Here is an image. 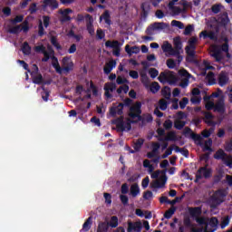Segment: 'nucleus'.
Here are the masks:
<instances>
[{
  "instance_id": "obj_1",
  "label": "nucleus",
  "mask_w": 232,
  "mask_h": 232,
  "mask_svg": "<svg viewBox=\"0 0 232 232\" xmlns=\"http://www.w3.org/2000/svg\"><path fill=\"white\" fill-rule=\"evenodd\" d=\"M124 104L119 103L117 106H112L110 109V114L112 117H117L120 115L121 117L112 121V124H115L117 128V131H130L131 130V124H137V121H133L130 118L127 121H124Z\"/></svg>"
},
{
  "instance_id": "obj_2",
  "label": "nucleus",
  "mask_w": 232,
  "mask_h": 232,
  "mask_svg": "<svg viewBox=\"0 0 232 232\" xmlns=\"http://www.w3.org/2000/svg\"><path fill=\"white\" fill-rule=\"evenodd\" d=\"M210 28L212 31L204 30L199 33V37H203V39H210V41H218V34L220 32V27L217 24H210Z\"/></svg>"
},
{
  "instance_id": "obj_3",
  "label": "nucleus",
  "mask_w": 232,
  "mask_h": 232,
  "mask_svg": "<svg viewBox=\"0 0 232 232\" xmlns=\"http://www.w3.org/2000/svg\"><path fill=\"white\" fill-rule=\"evenodd\" d=\"M160 82H169L170 85L177 84V76L174 72L164 71L160 73L158 77Z\"/></svg>"
},
{
  "instance_id": "obj_4",
  "label": "nucleus",
  "mask_w": 232,
  "mask_h": 232,
  "mask_svg": "<svg viewBox=\"0 0 232 232\" xmlns=\"http://www.w3.org/2000/svg\"><path fill=\"white\" fill-rule=\"evenodd\" d=\"M214 159H216V160H222V162H224V164L227 165V168H232V156L227 155V153H226L224 150L219 149L214 154Z\"/></svg>"
},
{
  "instance_id": "obj_5",
  "label": "nucleus",
  "mask_w": 232,
  "mask_h": 232,
  "mask_svg": "<svg viewBox=\"0 0 232 232\" xmlns=\"http://www.w3.org/2000/svg\"><path fill=\"white\" fill-rule=\"evenodd\" d=\"M227 197V192L224 188H219L214 192V194L211 196V201L213 204H216V206H220L222 202H224V198Z\"/></svg>"
},
{
  "instance_id": "obj_6",
  "label": "nucleus",
  "mask_w": 232,
  "mask_h": 232,
  "mask_svg": "<svg viewBox=\"0 0 232 232\" xmlns=\"http://www.w3.org/2000/svg\"><path fill=\"white\" fill-rule=\"evenodd\" d=\"M202 177H204V179H210L211 169H208L207 167H200L196 173L195 182H198V180H202Z\"/></svg>"
},
{
  "instance_id": "obj_7",
  "label": "nucleus",
  "mask_w": 232,
  "mask_h": 232,
  "mask_svg": "<svg viewBox=\"0 0 232 232\" xmlns=\"http://www.w3.org/2000/svg\"><path fill=\"white\" fill-rule=\"evenodd\" d=\"M140 232L142 231V223L140 221L128 222L127 232Z\"/></svg>"
},
{
  "instance_id": "obj_8",
  "label": "nucleus",
  "mask_w": 232,
  "mask_h": 232,
  "mask_svg": "<svg viewBox=\"0 0 232 232\" xmlns=\"http://www.w3.org/2000/svg\"><path fill=\"white\" fill-rule=\"evenodd\" d=\"M85 20L88 34H90V35H93L95 34V29L93 28V16L87 14L85 15Z\"/></svg>"
},
{
  "instance_id": "obj_9",
  "label": "nucleus",
  "mask_w": 232,
  "mask_h": 232,
  "mask_svg": "<svg viewBox=\"0 0 232 232\" xmlns=\"http://www.w3.org/2000/svg\"><path fill=\"white\" fill-rule=\"evenodd\" d=\"M164 175L160 176V181H155L152 185L151 188H164L166 186V182H168V176H166V169L163 170Z\"/></svg>"
},
{
  "instance_id": "obj_10",
  "label": "nucleus",
  "mask_w": 232,
  "mask_h": 232,
  "mask_svg": "<svg viewBox=\"0 0 232 232\" xmlns=\"http://www.w3.org/2000/svg\"><path fill=\"white\" fill-rule=\"evenodd\" d=\"M62 65L63 66L64 72H72L73 70V62L68 56L63 58Z\"/></svg>"
},
{
  "instance_id": "obj_11",
  "label": "nucleus",
  "mask_w": 232,
  "mask_h": 232,
  "mask_svg": "<svg viewBox=\"0 0 232 232\" xmlns=\"http://www.w3.org/2000/svg\"><path fill=\"white\" fill-rule=\"evenodd\" d=\"M214 111L217 113H226V103L223 99L218 100L214 105Z\"/></svg>"
},
{
  "instance_id": "obj_12",
  "label": "nucleus",
  "mask_w": 232,
  "mask_h": 232,
  "mask_svg": "<svg viewBox=\"0 0 232 232\" xmlns=\"http://www.w3.org/2000/svg\"><path fill=\"white\" fill-rule=\"evenodd\" d=\"M129 113H133V115H142V103L137 102L134 105L130 106Z\"/></svg>"
},
{
  "instance_id": "obj_13",
  "label": "nucleus",
  "mask_w": 232,
  "mask_h": 232,
  "mask_svg": "<svg viewBox=\"0 0 232 232\" xmlns=\"http://www.w3.org/2000/svg\"><path fill=\"white\" fill-rule=\"evenodd\" d=\"M218 24H220V26H226L227 24H229V15L227 12L218 15L217 20Z\"/></svg>"
},
{
  "instance_id": "obj_14",
  "label": "nucleus",
  "mask_w": 232,
  "mask_h": 232,
  "mask_svg": "<svg viewBox=\"0 0 232 232\" xmlns=\"http://www.w3.org/2000/svg\"><path fill=\"white\" fill-rule=\"evenodd\" d=\"M218 81L219 86L221 87L226 86V84L229 82V76L227 75V72H221L218 75Z\"/></svg>"
},
{
  "instance_id": "obj_15",
  "label": "nucleus",
  "mask_w": 232,
  "mask_h": 232,
  "mask_svg": "<svg viewBox=\"0 0 232 232\" xmlns=\"http://www.w3.org/2000/svg\"><path fill=\"white\" fill-rule=\"evenodd\" d=\"M116 66H117V62L115 60H111L107 63H105V66L103 67V72L105 75H110L113 68H115Z\"/></svg>"
},
{
  "instance_id": "obj_16",
  "label": "nucleus",
  "mask_w": 232,
  "mask_h": 232,
  "mask_svg": "<svg viewBox=\"0 0 232 232\" xmlns=\"http://www.w3.org/2000/svg\"><path fill=\"white\" fill-rule=\"evenodd\" d=\"M51 8V10H57L59 8V2L57 0H44V8Z\"/></svg>"
},
{
  "instance_id": "obj_17",
  "label": "nucleus",
  "mask_w": 232,
  "mask_h": 232,
  "mask_svg": "<svg viewBox=\"0 0 232 232\" xmlns=\"http://www.w3.org/2000/svg\"><path fill=\"white\" fill-rule=\"evenodd\" d=\"M188 214L192 218L202 215V207L188 208Z\"/></svg>"
},
{
  "instance_id": "obj_18",
  "label": "nucleus",
  "mask_w": 232,
  "mask_h": 232,
  "mask_svg": "<svg viewBox=\"0 0 232 232\" xmlns=\"http://www.w3.org/2000/svg\"><path fill=\"white\" fill-rule=\"evenodd\" d=\"M212 57H214V59H216L217 63H220V61H222V59H223L222 51L220 49H218V47H215L212 50Z\"/></svg>"
},
{
  "instance_id": "obj_19",
  "label": "nucleus",
  "mask_w": 232,
  "mask_h": 232,
  "mask_svg": "<svg viewBox=\"0 0 232 232\" xmlns=\"http://www.w3.org/2000/svg\"><path fill=\"white\" fill-rule=\"evenodd\" d=\"M125 52L128 55L131 56L133 53H139L140 52V48H139V46L130 47V44H127L125 46Z\"/></svg>"
},
{
  "instance_id": "obj_20",
  "label": "nucleus",
  "mask_w": 232,
  "mask_h": 232,
  "mask_svg": "<svg viewBox=\"0 0 232 232\" xmlns=\"http://www.w3.org/2000/svg\"><path fill=\"white\" fill-rule=\"evenodd\" d=\"M130 195L133 198L138 195H140V188H139V184L134 183L130 186Z\"/></svg>"
},
{
  "instance_id": "obj_21",
  "label": "nucleus",
  "mask_w": 232,
  "mask_h": 232,
  "mask_svg": "<svg viewBox=\"0 0 232 232\" xmlns=\"http://www.w3.org/2000/svg\"><path fill=\"white\" fill-rule=\"evenodd\" d=\"M52 61H53V68H54V70L57 72V73H62L63 69L61 68V65L59 64V60L57 59V57H55L54 55H53L51 57Z\"/></svg>"
},
{
  "instance_id": "obj_22",
  "label": "nucleus",
  "mask_w": 232,
  "mask_h": 232,
  "mask_svg": "<svg viewBox=\"0 0 232 232\" xmlns=\"http://www.w3.org/2000/svg\"><path fill=\"white\" fill-rule=\"evenodd\" d=\"M104 20L105 24L111 26V18L110 16V11L105 10L102 16H100V21Z\"/></svg>"
},
{
  "instance_id": "obj_23",
  "label": "nucleus",
  "mask_w": 232,
  "mask_h": 232,
  "mask_svg": "<svg viewBox=\"0 0 232 232\" xmlns=\"http://www.w3.org/2000/svg\"><path fill=\"white\" fill-rule=\"evenodd\" d=\"M174 151H176V153H181V155H183V157H186V159L189 157V150H188V149L180 148L174 145Z\"/></svg>"
},
{
  "instance_id": "obj_24",
  "label": "nucleus",
  "mask_w": 232,
  "mask_h": 232,
  "mask_svg": "<svg viewBox=\"0 0 232 232\" xmlns=\"http://www.w3.org/2000/svg\"><path fill=\"white\" fill-rule=\"evenodd\" d=\"M161 95L167 99V101H169L171 99V88L165 86L161 90Z\"/></svg>"
},
{
  "instance_id": "obj_25",
  "label": "nucleus",
  "mask_w": 232,
  "mask_h": 232,
  "mask_svg": "<svg viewBox=\"0 0 232 232\" xmlns=\"http://www.w3.org/2000/svg\"><path fill=\"white\" fill-rule=\"evenodd\" d=\"M105 46H106V48H113L115 50L117 48H121V43H119V41H117V40H114L112 42L108 40L105 43Z\"/></svg>"
},
{
  "instance_id": "obj_26",
  "label": "nucleus",
  "mask_w": 232,
  "mask_h": 232,
  "mask_svg": "<svg viewBox=\"0 0 232 232\" xmlns=\"http://www.w3.org/2000/svg\"><path fill=\"white\" fill-rule=\"evenodd\" d=\"M22 52L24 55H30L32 53V47L28 44V42H24L22 45Z\"/></svg>"
},
{
  "instance_id": "obj_27",
  "label": "nucleus",
  "mask_w": 232,
  "mask_h": 232,
  "mask_svg": "<svg viewBox=\"0 0 232 232\" xmlns=\"http://www.w3.org/2000/svg\"><path fill=\"white\" fill-rule=\"evenodd\" d=\"M92 228V217H89L86 221L83 223L82 225V229L80 230V232H82V231H90V229Z\"/></svg>"
},
{
  "instance_id": "obj_28",
  "label": "nucleus",
  "mask_w": 232,
  "mask_h": 232,
  "mask_svg": "<svg viewBox=\"0 0 232 232\" xmlns=\"http://www.w3.org/2000/svg\"><path fill=\"white\" fill-rule=\"evenodd\" d=\"M109 227L115 228L119 226V218L117 216H112L110 222H107Z\"/></svg>"
},
{
  "instance_id": "obj_29",
  "label": "nucleus",
  "mask_w": 232,
  "mask_h": 232,
  "mask_svg": "<svg viewBox=\"0 0 232 232\" xmlns=\"http://www.w3.org/2000/svg\"><path fill=\"white\" fill-rule=\"evenodd\" d=\"M110 229L108 222H100L98 225L97 232H107Z\"/></svg>"
},
{
  "instance_id": "obj_30",
  "label": "nucleus",
  "mask_w": 232,
  "mask_h": 232,
  "mask_svg": "<svg viewBox=\"0 0 232 232\" xmlns=\"http://www.w3.org/2000/svg\"><path fill=\"white\" fill-rule=\"evenodd\" d=\"M164 140L172 141V142L177 141V133H175V131L168 132L167 136L164 139Z\"/></svg>"
},
{
  "instance_id": "obj_31",
  "label": "nucleus",
  "mask_w": 232,
  "mask_h": 232,
  "mask_svg": "<svg viewBox=\"0 0 232 232\" xmlns=\"http://www.w3.org/2000/svg\"><path fill=\"white\" fill-rule=\"evenodd\" d=\"M152 26H154V30H164V28H168V24L164 22H155L152 24Z\"/></svg>"
},
{
  "instance_id": "obj_32",
  "label": "nucleus",
  "mask_w": 232,
  "mask_h": 232,
  "mask_svg": "<svg viewBox=\"0 0 232 232\" xmlns=\"http://www.w3.org/2000/svg\"><path fill=\"white\" fill-rule=\"evenodd\" d=\"M34 84H44V79L43 78V74L39 73L36 76H33Z\"/></svg>"
},
{
  "instance_id": "obj_33",
  "label": "nucleus",
  "mask_w": 232,
  "mask_h": 232,
  "mask_svg": "<svg viewBox=\"0 0 232 232\" xmlns=\"http://www.w3.org/2000/svg\"><path fill=\"white\" fill-rule=\"evenodd\" d=\"M144 144V139H138L133 145L135 151H140L142 145Z\"/></svg>"
},
{
  "instance_id": "obj_34",
  "label": "nucleus",
  "mask_w": 232,
  "mask_h": 232,
  "mask_svg": "<svg viewBox=\"0 0 232 232\" xmlns=\"http://www.w3.org/2000/svg\"><path fill=\"white\" fill-rule=\"evenodd\" d=\"M175 211H177V208L172 206L169 210H167L165 212L164 218L167 219L171 218V217H173V215H175Z\"/></svg>"
},
{
  "instance_id": "obj_35",
  "label": "nucleus",
  "mask_w": 232,
  "mask_h": 232,
  "mask_svg": "<svg viewBox=\"0 0 232 232\" xmlns=\"http://www.w3.org/2000/svg\"><path fill=\"white\" fill-rule=\"evenodd\" d=\"M184 126H186V121H181V120H176L174 121V128L176 130H183Z\"/></svg>"
},
{
  "instance_id": "obj_36",
  "label": "nucleus",
  "mask_w": 232,
  "mask_h": 232,
  "mask_svg": "<svg viewBox=\"0 0 232 232\" xmlns=\"http://www.w3.org/2000/svg\"><path fill=\"white\" fill-rule=\"evenodd\" d=\"M21 32H22L21 25H16V26L11 27L8 30V33L13 34L14 35H17V34H21Z\"/></svg>"
},
{
  "instance_id": "obj_37",
  "label": "nucleus",
  "mask_w": 232,
  "mask_h": 232,
  "mask_svg": "<svg viewBox=\"0 0 232 232\" xmlns=\"http://www.w3.org/2000/svg\"><path fill=\"white\" fill-rule=\"evenodd\" d=\"M195 50H197V48H191L189 45H188L185 48V52H186L187 55H188V57H192V58L195 57V53H196Z\"/></svg>"
},
{
  "instance_id": "obj_38",
  "label": "nucleus",
  "mask_w": 232,
  "mask_h": 232,
  "mask_svg": "<svg viewBox=\"0 0 232 232\" xmlns=\"http://www.w3.org/2000/svg\"><path fill=\"white\" fill-rule=\"evenodd\" d=\"M51 44H53V46H54V48H56V50H63V46H61L59 42H57V37L52 36L51 37Z\"/></svg>"
},
{
  "instance_id": "obj_39",
  "label": "nucleus",
  "mask_w": 232,
  "mask_h": 232,
  "mask_svg": "<svg viewBox=\"0 0 232 232\" xmlns=\"http://www.w3.org/2000/svg\"><path fill=\"white\" fill-rule=\"evenodd\" d=\"M96 37L100 41H102V39H104V37H106V34L104 33V31L102 29L98 28L96 31Z\"/></svg>"
},
{
  "instance_id": "obj_40",
  "label": "nucleus",
  "mask_w": 232,
  "mask_h": 232,
  "mask_svg": "<svg viewBox=\"0 0 232 232\" xmlns=\"http://www.w3.org/2000/svg\"><path fill=\"white\" fill-rule=\"evenodd\" d=\"M161 48L165 53H169V52L171 51V48H173V46H171V44H169L168 42H166L162 44Z\"/></svg>"
},
{
  "instance_id": "obj_41",
  "label": "nucleus",
  "mask_w": 232,
  "mask_h": 232,
  "mask_svg": "<svg viewBox=\"0 0 232 232\" xmlns=\"http://www.w3.org/2000/svg\"><path fill=\"white\" fill-rule=\"evenodd\" d=\"M171 26H176V28H179V30H184V24L180 21L172 20Z\"/></svg>"
},
{
  "instance_id": "obj_42",
  "label": "nucleus",
  "mask_w": 232,
  "mask_h": 232,
  "mask_svg": "<svg viewBox=\"0 0 232 232\" xmlns=\"http://www.w3.org/2000/svg\"><path fill=\"white\" fill-rule=\"evenodd\" d=\"M159 104H160V109L162 111H166V110H168V102L164 99H161L159 101Z\"/></svg>"
},
{
  "instance_id": "obj_43",
  "label": "nucleus",
  "mask_w": 232,
  "mask_h": 232,
  "mask_svg": "<svg viewBox=\"0 0 232 232\" xmlns=\"http://www.w3.org/2000/svg\"><path fill=\"white\" fill-rule=\"evenodd\" d=\"M159 90H160V85L159 84V82H152V84L150 85V92L152 93H157Z\"/></svg>"
},
{
  "instance_id": "obj_44",
  "label": "nucleus",
  "mask_w": 232,
  "mask_h": 232,
  "mask_svg": "<svg viewBox=\"0 0 232 232\" xmlns=\"http://www.w3.org/2000/svg\"><path fill=\"white\" fill-rule=\"evenodd\" d=\"M179 75L180 77H185V79H190L191 78V74L186 69L179 70Z\"/></svg>"
},
{
  "instance_id": "obj_45",
  "label": "nucleus",
  "mask_w": 232,
  "mask_h": 232,
  "mask_svg": "<svg viewBox=\"0 0 232 232\" xmlns=\"http://www.w3.org/2000/svg\"><path fill=\"white\" fill-rule=\"evenodd\" d=\"M141 10L143 12L144 17L148 16V11L150 10V4L148 3H142L141 4Z\"/></svg>"
},
{
  "instance_id": "obj_46",
  "label": "nucleus",
  "mask_w": 232,
  "mask_h": 232,
  "mask_svg": "<svg viewBox=\"0 0 232 232\" xmlns=\"http://www.w3.org/2000/svg\"><path fill=\"white\" fill-rule=\"evenodd\" d=\"M229 222H230L229 216H227L226 218H224L220 225L221 229H225L226 227H227V226H229Z\"/></svg>"
},
{
  "instance_id": "obj_47",
  "label": "nucleus",
  "mask_w": 232,
  "mask_h": 232,
  "mask_svg": "<svg viewBox=\"0 0 232 232\" xmlns=\"http://www.w3.org/2000/svg\"><path fill=\"white\" fill-rule=\"evenodd\" d=\"M188 103L189 99H188L187 97L182 98V100L179 102L180 110H184V108H186V106H188Z\"/></svg>"
},
{
  "instance_id": "obj_48",
  "label": "nucleus",
  "mask_w": 232,
  "mask_h": 232,
  "mask_svg": "<svg viewBox=\"0 0 232 232\" xmlns=\"http://www.w3.org/2000/svg\"><path fill=\"white\" fill-rule=\"evenodd\" d=\"M90 88L92 91V95H94V97H97L99 95V89H97V86H95V84L92 81L90 82Z\"/></svg>"
},
{
  "instance_id": "obj_49",
  "label": "nucleus",
  "mask_w": 232,
  "mask_h": 232,
  "mask_svg": "<svg viewBox=\"0 0 232 232\" xmlns=\"http://www.w3.org/2000/svg\"><path fill=\"white\" fill-rule=\"evenodd\" d=\"M108 90V92H115L117 90V84L111 82V83H105V86Z\"/></svg>"
},
{
  "instance_id": "obj_50",
  "label": "nucleus",
  "mask_w": 232,
  "mask_h": 232,
  "mask_svg": "<svg viewBox=\"0 0 232 232\" xmlns=\"http://www.w3.org/2000/svg\"><path fill=\"white\" fill-rule=\"evenodd\" d=\"M38 35L40 37H43V35H44V26H43V21H39V24H38Z\"/></svg>"
},
{
  "instance_id": "obj_51",
  "label": "nucleus",
  "mask_w": 232,
  "mask_h": 232,
  "mask_svg": "<svg viewBox=\"0 0 232 232\" xmlns=\"http://www.w3.org/2000/svg\"><path fill=\"white\" fill-rule=\"evenodd\" d=\"M44 92L42 93V99L45 102H48V99L50 98V92L44 88H43Z\"/></svg>"
},
{
  "instance_id": "obj_52",
  "label": "nucleus",
  "mask_w": 232,
  "mask_h": 232,
  "mask_svg": "<svg viewBox=\"0 0 232 232\" xmlns=\"http://www.w3.org/2000/svg\"><path fill=\"white\" fill-rule=\"evenodd\" d=\"M149 73L151 77V79H155L156 77H159V70L155 68H150L149 71Z\"/></svg>"
},
{
  "instance_id": "obj_53",
  "label": "nucleus",
  "mask_w": 232,
  "mask_h": 232,
  "mask_svg": "<svg viewBox=\"0 0 232 232\" xmlns=\"http://www.w3.org/2000/svg\"><path fill=\"white\" fill-rule=\"evenodd\" d=\"M163 128H165V130H171V128H173V121H171V120H166L163 123Z\"/></svg>"
},
{
  "instance_id": "obj_54",
  "label": "nucleus",
  "mask_w": 232,
  "mask_h": 232,
  "mask_svg": "<svg viewBox=\"0 0 232 232\" xmlns=\"http://www.w3.org/2000/svg\"><path fill=\"white\" fill-rule=\"evenodd\" d=\"M120 200L123 206H128V202H130V198L126 195H120Z\"/></svg>"
},
{
  "instance_id": "obj_55",
  "label": "nucleus",
  "mask_w": 232,
  "mask_h": 232,
  "mask_svg": "<svg viewBox=\"0 0 232 232\" xmlns=\"http://www.w3.org/2000/svg\"><path fill=\"white\" fill-rule=\"evenodd\" d=\"M117 84H128L130 82L128 79L122 78V76H118L116 79Z\"/></svg>"
},
{
  "instance_id": "obj_56",
  "label": "nucleus",
  "mask_w": 232,
  "mask_h": 232,
  "mask_svg": "<svg viewBox=\"0 0 232 232\" xmlns=\"http://www.w3.org/2000/svg\"><path fill=\"white\" fill-rule=\"evenodd\" d=\"M174 48L179 52L182 50V42L179 39L174 40Z\"/></svg>"
},
{
  "instance_id": "obj_57",
  "label": "nucleus",
  "mask_w": 232,
  "mask_h": 232,
  "mask_svg": "<svg viewBox=\"0 0 232 232\" xmlns=\"http://www.w3.org/2000/svg\"><path fill=\"white\" fill-rule=\"evenodd\" d=\"M24 16L23 14L16 15L14 19L12 20L13 24H17V23H23Z\"/></svg>"
},
{
  "instance_id": "obj_58",
  "label": "nucleus",
  "mask_w": 232,
  "mask_h": 232,
  "mask_svg": "<svg viewBox=\"0 0 232 232\" xmlns=\"http://www.w3.org/2000/svg\"><path fill=\"white\" fill-rule=\"evenodd\" d=\"M197 37H191L189 40H188V46L190 48H197Z\"/></svg>"
},
{
  "instance_id": "obj_59",
  "label": "nucleus",
  "mask_w": 232,
  "mask_h": 232,
  "mask_svg": "<svg viewBox=\"0 0 232 232\" xmlns=\"http://www.w3.org/2000/svg\"><path fill=\"white\" fill-rule=\"evenodd\" d=\"M193 30H194L193 25L189 24V25H188V26L185 28L183 34H184V35H190V34H191V32H193Z\"/></svg>"
},
{
  "instance_id": "obj_60",
  "label": "nucleus",
  "mask_w": 232,
  "mask_h": 232,
  "mask_svg": "<svg viewBox=\"0 0 232 232\" xmlns=\"http://www.w3.org/2000/svg\"><path fill=\"white\" fill-rule=\"evenodd\" d=\"M167 66L170 70H173V68H175V66H177V63H175V61L173 59H169V60H167Z\"/></svg>"
},
{
  "instance_id": "obj_61",
  "label": "nucleus",
  "mask_w": 232,
  "mask_h": 232,
  "mask_svg": "<svg viewBox=\"0 0 232 232\" xmlns=\"http://www.w3.org/2000/svg\"><path fill=\"white\" fill-rule=\"evenodd\" d=\"M225 150L227 151L228 153H231V151H232V140L226 142Z\"/></svg>"
},
{
  "instance_id": "obj_62",
  "label": "nucleus",
  "mask_w": 232,
  "mask_h": 232,
  "mask_svg": "<svg viewBox=\"0 0 232 232\" xmlns=\"http://www.w3.org/2000/svg\"><path fill=\"white\" fill-rule=\"evenodd\" d=\"M30 14H35L37 12V3L31 4L29 7Z\"/></svg>"
},
{
  "instance_id": "obj_63",
  "label": "nucleus",
  "mask_w": 232,
  "mask_h": 232,
  "mask_svg": "<svg viewBox=\"0 0 232 232\" xmlns=\"http://www.w3.org/2000/svg\"><path fill=\"white\" fill-rule=\"evenodd\" d=\"M209 224L211 227H217V226H218V218H217L216 217L212 218L209 221Z\"/></svg>"
},
{
  "instance_id": "obj_64",
  "label": "nucleus",
  "mask_w": 232,
  "mask_h": 232,
  "mask_svg": "<svg viewBox=\"0 0 232 232\" xmlns=\"http://www.w3.org/2000/svg\"><path fill=\"white\" fill-rule=\"evenodd\" d=\"M226 180L227 181H223V182H227V186H232V176L229 174L226 175Z\"/></svg>"
}]
</instances>
